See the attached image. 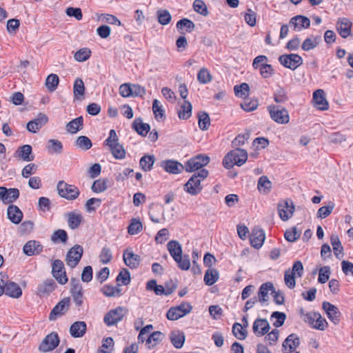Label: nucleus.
Listing matches in <instances>:
<instances>
[{
    "label": "nucleus",
    "mask_w": 353,
    "mask_h": 353,
    "mask_svg": "<svg viewBox=\"0 0 353 353\" xmlns=\"http://www.w3.org/2000/svg\"><path fill=\"white\" fill-rule=\"evenodd\" d=\"M248 159L245 150L236 148L228 152L223 159V165L226 169H231L234 165L241 166Z\"/></svg>",
    "instance_id": "1"
},
{
    "label": "nucleus",
    "mask_w": 353,
    "mask_h": 353,
    "mask_svg": "<svg viewBox=\"0 0 353 353\" xmlns=\"http://www.w3.org/2000/svg\"><path fill=\"white\" fill-rule=\"evenodd\" d=\"M208 176V171L205 169L200 170L194 173L184 185V190L191 195H197L203 189L201 181Z\"/></svg>",
    "instance_id": "2"
},
{
    "label": "nucleus",
    "mask_w": 353,
    "mask_h": 353,
    "mask_svg": "<svg viewBox=\"0 0 353 353\" xmlns=\"http://www.w3.org/2000/svg\"><path fill=\"white\" fill-rule=\"evenodd\" d=\"M57 188L59 195L69 201L76 199L80 194V191L77 186L68 184L63 181H59Z\"/></svg>",
    "instance_id": "3"
},
{
    "label": "nucleus",
    "mask_w": 353,
    "mask_h": 353,
    "mask_svg": "<svg viewBox=\"0 0 353 353\" xmlns=\"http://www.w3.org/2000/svg\"><path fill=\"white\" fill-rule=\"evenodd\" d=\"M192 310L191 304L183 301L177 306L171 307L166 313V317L170 321H176L190 313Z\"/></svg>",
    "instance_id": "4"
},
{
    "label": "nucleus",
    "mask_w": 353,
    "mask_h": 353,
    "mask_svg": "<svg viewBox=\"0 0 353 353\" xmlns=\"http://www.w3.org/2000/svg\"><path fill=\"white\" fill-rule=\"evenodd\" d=\"M210 157L205 154H198L189 159L184 165L188 172H193L207 165L210 163Z\"/></svg>",
    "instance_id": "5"
},
{
    "label": "nucleus",
    "mask_w": 353,
    "mask_h": 353,
    "mask_svg": "<svg viewBox=\"0 0 353 353\" xmlns=\"http://www.w3.org/2000/svg\"><path fill=\"white\" fill-rule=\"evenodd\" d=\"M60 339L57 332H52L46 336L38 347L41 352H48L54 350L59 344Z\"/></svg>",
    "instance_id": "6"
},
{
    "label": "nucleus",
    "mask_w": 353,
    "mask_h": 353,
    "mask_svg": "<svg viewBox=\"0 0 353 353\" xmlns=\"http://www.w3.org/2000/svg\"><path fill=\"white\" fill-rule=\"evenodd\" d=\"M83 254V249L79 245H75L72 247L67 252L66 254V263L71 268H75L79 263L82 255Z\"/></svg>",
    "instance_id": "7"
},
{
    "label": "nucleus",
    "mask_w": 353,
    "mask_h": 353,
    "mask_svg": "<svg viewBox=\"0 0 353 353\" xmlns=\"http://www.w3.org/2000/svg\"><path fill=\"white\" fill-rule=\"evenodd\" d=\"M125 314L126 310L123 307L119 306L105 314L103 319L104 323L108 326L114 325L122 320Z\"/></svg>",
    "instance_id": "8"
},
{
    "label": "nucleus",
    "mask_w": 353,
    "mask_h": 353,
    "mask_svg": "<svg viewBox=\"0 0 353 353\" xmlns=\"http://www.w3.org/2000/svg\"><path fill=\"white\" fill-rule=\"evenodd\" d=\"M322 309L325 312L329 320L334 325H339L341 321V313L339 309L328 301L322 303Z\"/></svg>",
    "instance_id": "9"
},
{
    "label": "nucleus",
    "mask_w": 353,
    "mask_h": 353,
    "mask_svg": "<svg viewBox=\"0 0 353 353\" xmlns=\"http://www.w3.org/2000/svg\"><path fill=\"white\" fill-rule=\"evenodd\" d=\"M52 274L55 279L61 285L65 284L68 279L62 261L56 259L52 265Z\"/></svg>",
    "instance_id": "10"
},
{
    "label": "nucleus",
    "mask_w": 353,
    "mask_h": 353,
    "mask_svg": "<svg viewBox=\"0 0 353 353\" xmlns=\"http://www.w3.org/2000/svg\"><path fill=\"white\" fill-rule=\"evenodd\" d=\"M70 305V297H65L61 299L51 310L49 315L50 321H55L58 316H61L65 314L69 310Z\"/></svg>",
    "instance_id": "11"
},
{
    "label": "nucleus",
    "mask_w": 353,
    "mask_h": 353,
    "mask_svg": "<svg viewBox=\"0 0 353 353\" xmlns=\"http://www.w3.org/2000/svg\"><path fill=\"white\" fill-rule=\"evenodd\" d=\"M268 110L274 121L280 124L287 123V114H285L284 108H281L280 105H272L268 107Z\"/></svg>",
    "instance_id": "12"
},
{
    "label": "nucleus",
    "mask_w": 353,
    "mask_h": 353,
    "mask_svg": "<svg viewBox=\"0 0 353 353\" xmlns=\"http://www.w3.org/2000/svg\"><path fill=\"white\" fill-rule=\"evenodd\" d=\"M48 121V117L44 113L40 112L37 117L28 122L27 130L32 133H37Z\"/></svg>",
    "instance_id": "13"
},
{
    "label": "nucleus",
    "mask_w": 353,
    "mask_h": 353,
    "mask_svg": "<svg viewBox=\"0 0 353 353\" xmlns=\"http://www.w3.org/2000/svg\"><path fill=\"white\" fill-rule=\"evenodd\" d=\"M313 103L316 108L324 111L329 108V103L325 97V92L323 90L319 89L313 93Z\"/></svg>",
    "instance_id": "14"
},
{
    "label": "nucleus",
    "mask_w": 353,
    "mask_h": 353,
    "mask_svg": "<svg viewBox=\"0 0 353 353\" xmlns=\"http://www.w3.org/2000/svg\"><path fill=\"white\" fill-rule=\"evenodd\" d=\"M265 239V234L262 229L254 228L252 230L250 241L253 248L259 249L263 245Z\"/></svg>",
    "instance_id": "15"
},
{
    "label": "nucleus",
    "mask_w": 353,
    "mask_h": 353,
    "mask_svg": "<svg viewBox=\"0 0 353 353\" xmlns=\"http://www.w3.org/2000/svg\"><path fill=\"white\" fill-rule=\"evenodd\" d=\"M161 167L165 172L174 174H179L185 169V166L181 163L171 159L162 161Z\"/></svg>",
    "instance_id": "16"
},
{
    "label": "nucleus",
    "mask_w": 353,
    "mask_h": 353,
    "mask_svg": "<svg viewBox=\"0 0 353 353\" xmlns=\"http://www.w3.org/2000/svg\"><path fill=\"white\" fill-rule=\"evenodd\" d=\"M123 259L124 263L131 269H137L141 261V257L138 254H134L129 249L123 252Z\"/></svg>",
    "instance_id": "17"
},
{
    "label": "nucleus",
    "mask_w": 353,
    "mask_h": 353,
    "mask_svg": "<svg viewBox=\"0 0 353 353\" xmlns=\"http://www.w3.org/2000/svg\"><path fill=\"white\" fill-rule=\"evenodd\" d=\"M43 247L38 241H28L23 246V251L27 256H34L39 254L43 251Z\"/></svg>",
    "instance_id": "18"
},
{
    "label": "nucleus",
    "mask_w": 353,
    "mask_h": 353,
    "mask_svg": "<svg viewBox=\"0 0 353 353\" xmlns=\"http://www.w3.org/2000/svg\"><path fill=\"white\" fill-rule=\"evenodd\" d=\"M270 324L265 319H256L252 326L253 332L257 336H262L266 334L270 330Z\"/></svg>",
    "instance_id": "19"
},
{
    "label": "nucleus",
    "mask_w": 353,
    "mask_h": 353,
    "mask_svg": "<svg viewBox=\"0 0 353 353\" xmlns=\"http://www.w3.org/2000/svg\"><path fill=\"white\" fill-rule=\"evenodd\" d=\"M4 294L12 298H19L22 295L20 286L15 282L6 279Z\"/></svg>",
    "instance_id": "20"
},
{
    "label": "nucleus",
    "mask_w": 353,
    "mask_h": 353,
    "mask_svg": "<svg viewBox=\"0 0 353 353\" xmlns=\"http://www.w3.org/2000/svg\"><path fill=\"white\" fill-rule=\"evenodd\" d=\"M290 24L294 27V30L300 31L310 27V20L307 17L296 15L290 19Z\"/></svg>",
    "instance_id": "21"
},
{
    "label": "nucleus",
    "mask_w": 353,
    "mask_h": 353,
    "mask_svg": "<svg viewBox=\"0 0 353 353\" xmlns=\"http://www.w3.org/2000/svg\"><path fill=\"white\" fill-rule=\"evenodd\" d=\"M352 23L347 18H339L337 21V30L343 38H347L351 34Z\"/></svg>",
    "instance_id": "22"
},
{
    "label": "nucleus",
    "mask_w": 353,
    "mask_h": 353,
    "mask_svg": "<svg viewBox=\"0 0 353 353\" xmlns=\"http://www.w3.org/2000/svg\"><path fill=\"white\" fill-rule=\"evenodd\" d=\"M14 157L24 161H32L34 159V155L32 154V148L30 145H23L19 147L15 152Z\"/></svg>",
    "instance_id": "23"
},
{
    "label": "nucleus",
    "mask_w": 353,
    "mask_h": 353,
    "mask_svg": "<svg viewBox=\"0 0 353 353\" xmlns=\"http://www.w3.org/2000/svg\"><path fill=\"white\" fill-rule=\"evenodd\" d=\"M7 214L9 220L14 224H19L23 219L21 210L19 207L12 204L8 207Z\"/></svg>",
    "instance_id": "24"
},
{
    "label": "nucleus",
    "mask_w": 353,
    "mask_h": 353,
    "mask_svg": "<svg viewBox=\"0 0 353 353\" xmlns=\"http://www.w3.org/2000/svg\"><path fill=\"white\" fill-rule=\"evenodd\" d=\"M132 128L142 137H145L150 130V125L148 123H143L141 117L136 118L134 120Z\"/></svg>",
    "instance_id": "25"
},
{
    "label": "nucleus",
    "mask_w": 353,
    "mask_h": 353,
    "mask_svg": "<svg viewBox=\"0 0 353 353\" xmlns=\"http://www.w3.org/2000/svg\"><path fill=\"white\" fill-rule=\"evenodd\" d=\"M87 326L84 321H76L70 327V333L74 338L82 337L86 331Z\"/></svg>",
    "instance_id": "26"
},
{
    "label": "nucleus",
    "mask_w": 353,
    "mask_h": 353,
    "mask_svg": "<svg viewBox=\"0 0 353 353\" xmlns=\"http://www.w3.org/2000/svg\"><path fill=\"white\" fill-rule=\"evenodd\" d=\"M57 287L55 281L50 279L46 280L43 283L39 284L37 287L38 294L44 296L50 294Z\"/></svg>",
    "instance_id": "27"
},
{
    "label": "nucleus",
    "mask_w": 353,
    "mask_h": 353,
    "mask_svg": "<svg viewBox=\"0 0 353 353\" xmlns=\"http://www.w3.org/2000/svg\"><path fill=\"white\" fill-rule=\"evenodd\" d=\"M170 339L175 348L180 349L183 347L185 342V334L180 330H174L170 333Z\"/></svg>",
    "instance_id": "28"
},
{
    "label": "nucleus",
    "mask_w": 353,
    "mask_h": 353,
    "mask_svg": "<svg viewBox=\"0 0 353 353\" xmlns=\"http://www.w3.org/2000/svg\"><path fill=\"white\" fill-rule=\"evenodd\" d=\"M68 224L70 229H77L83 221V216L80 213L70 212L67 214Z\"/></svg>",
    "instance_id": "29"
},
{
    "label": "nucleus",
    "mask_w": 353,
    "mask_h": 353,
    "mask_svg": "<svg viewBox=\"0 0 353 353\" xmlns=\"http://www.w3.org/2000/svg\"><path fill=\"white\" fill-rule=\"evenodd\" d=\"M83 118L82 116L72 119L66 124V130L71 134H75L83 128Z\"/></svg>",
    "instance_id": "30"
},
{
    "label": "nucleus",
    "mask_w": 353,
    "mask_h": 353,
    "mask_svg": "<svg viewBox=\"0 0 353 353\" xmlns=\"http://www.w3.org/2000/svg\"><path fill=\"white\" fill-rule=\"evenodd\" d=\"M164 335L159 331H156L150 334L145 341V345L148 349H152L159 344L163 338Z\"/></svg>",
    "instance_id": "31"
},
{
    "label": "nucleus",
    "mask_w": 353,
    "mask_h": 353,
    "mask_svg": "<svg viewBox=\"0 0 353 353\" xmlns=\"http://www.w3.org/2000/svg\"><path fill=\"white\" fill-rule=\"evenodd\" d=\"M107 145L109 147L112 154L116 159H123L125 158L126 153L125 150L119 142L110 143Z\"/></svg>",
    "instance_id": "32"
},
{
    "label": "nucleus",
    "mask_w": 353,
    "mask_h": 353,
    "mask_svg": "<svg viewBox=\"0 0 353 353\" xmlns=\"http://www.w3.org/2000/svg\"><path fill=\"white\" fill-rule=\"evenodd\" d=\"M274 292V287L273 284L270 282H266L263 283L259 290V297L257 298L259 301L261 303H263L267 301L265 297L268 294V292Z\"/></svg>",
    "instance_id": "33"
},
{
    "label": "nucleus",
    "mask_w": 353,
    "mask_h": 353,
    "mask_svg": "<svg viewBox=\"0 0 353 353\" xmlns=\"http://www.w3.org/2000/svg\"><path fill=\"white\" fill-rule=\"evenodd\" d=\"M167 248L174 260H176V258L182 255V248L179 241L175 240L169 241Z\"/></svg>",
    "instance_id": "34"
},
{
    "label": "nucleus",
    "mask_w": 353,
    "mask_h": 353,
    "mask_svg": "<svg viewBox=\"0 0 353 353\" xmlns=\"http://www.w3.org/2000/svg\"><path fill=\"white\" fill-rule=\"evenodd\" d=\"M330 241L336 257L338 259L342 258L343 256V248L339 236L336 234H332L330 237Z\"/></svg>",
    "instance_id": "35"
},
{
    "label": "nucleus",
    "mask_w": 353,
    "mask_h": 353,
    "mask_svg": "<svg viewBox=\"0 0 353 353\" xmlns=\"http://www.w3.org/2000/svg\"><path fill=\"white\" fill-rule=\"evenodd\" d=\"M321 37L310 36L302 43L301 48L304 51H310L314 49L319 43Z\"/></svg>",
    "instance_id": "36"
},
{
    "label": "nucleus",
    "mask_w": 353,
    "mask_h": 353,
    "mask_svg": "<svg viewBox=\"0 0 353 353\" xmlns=\"http://www.w3.org/2000/svg\"><path fill=\"white\" fill-rule=\"evenodd\" d=\"M155 157L153 154H145L141 158L139 165L143 171L148 172L152 169Z\"/></svg>",
    "instance_id": "37"
},
{
    "label": "nucleus",
    "mask_w": 353,
    "mask_h": 353,
    "mask_svg": "<svg viewBox=\"0 0 353 353\" xmlns=\"http://www.w3.org/2000/svg\"><path fill=\"white\" fill-rule=\"evenodd\" d=\"M219 279V272L214 268H209L206 270L204 275V282L205 285L211 286Z\"/></svg>",
    "instance_id": "38"
},
{
    "label": "nucleus",
    "mask_w": 353,
    "mask_h": 353,
    "mask_svg": "<svg viewBox=\"0 0 353 353\" xmlns=\"http://www.w3.org/2000/svg\"><path fill=\"white\" fill-rule=\"evenodd\" d=\"M101 292L108 297L120 296L121 295V290L118 287H114L108 284L103 286Z\"/></svg>",
    "instance_id": "39"
},
{
    "label": "nucleus",
    "mask_w": 353,
    "mask_h": 353,
    "mask_svg": "<svg viewBox=\"0 0 353 353\" xmlns=\"http://www.w3.org/2000/svg\"><path fill=\"white\" fill-rule=\"evenodd\" d=\"M192 104L188 101H184L183 104L181 106V110L178 111L179 119L186 120L192 115Z\"/></svg>",
    "instance_id": "40"
},
{
    "label": "nucleus",
    "mask_w": 353,
    "mask_h": 353,
    "mask_svg": "<svg viewBox=\"0 0 353 353\" xmlns=\"http://www.w3.org/2000/svg\"><path fill=\"white\" fill-rule=\"evenodd\" d=\"M117 282L118 286L121 285H127L130 283V273L126 268H122L117 276Z\"/></svg>",
    "instance_id": "41"
},
{
    "label": "nucleus",
    "mask_w": 353,
    "mask_h": 353,
    "mask_svg": "<svg viewBox=\"0 0 353 353\" xmlns=\"http://www.w3.org/2000/svg\"><path fill=\"white\" fill-rule=\"evenodd\" d=\"M258 190L260 192L268 194L272 188V183L265 176L259 178L257 185Z\"/></svg>",
    "instance_id": "42"
},
{
    "label": "nucleus",
    "mask_w": 353,
    "mask_h": 353,
    "mask_svg": "<svg viewBox=\"0 0 353 353\" xmlns=\"http://www.w3.org/2000/svg\"><path fill=\"white\" fill-rule=\"evenodd\" d=\"M233 335L239 340H244L248 336L246 329L239 323H234L232 330Z\"/></svg>",
    "instance_id": "43"
},
{
    "label": "nucleus",
    "mask_w": 353,
    "mask_h": 353,
    "mask_svg": "<svg viewBox=\"0 0 353 353\" xmlns=\"http://www.w3.org/2000/svg\"><path fill=\"white\" fill-rule=\"evenodd\" d=\"M68 239V236L67 232L62 229H59L53 232L51 236V241L53 243H65Z\"/></svg>",
    "instance_id": "44"
},
{
    "label": "nucleus",
    "mask_w": 353,
    "mask_h": 353,
    "mask_svg": "<svg viewBox=\"0 0 353 353\" xmlns=\"http://www.w3.org/2000/svg\"><path fill=\"white\" fill-rule=\"evenodd\" d=\"M198 119L199 128L203 131L208 130L210 125L209 114L205 112H200L198 114Z\"/></svg>",
    "instance_id": "45"
},
{
    "label": "nucleus",
    "mask_w": 353,
    "mask_h": 353,
    "mask_svg": "<svg viewBox=\"0 0 353 353\" xmlns=\"http://www.w3.org/2000/svg\"><path fill=\"white\" fill-rule=\"evenodd\" d=\"M59 78L56 74H49L46 80V86L50 92L54 91L59 85Z\"/></svg>",
    "instance_id": "46"
},
{
    "label": "nucleus",
    "mask_w": 353,
    "mask_h": 353,
    "mask_svg": "<svg viewBox=\"0 0 353 353\" xmlns=\"http://www.w3.org/2000/svg\"><path fill=\"white\" fill-rule=\"evenodd\" d=\"M195 28V25L190 19L187 18L182 19L176 23V28L179 30H183L185 28L187 32H192Z\"/></svg>",
    "instance_id": "47"
},
{
    "label": "nucleus",
    "mask_w": 353,
    "mask_h": 353,
    "mask_svg": "<svg viewBox=\"0 0 353 353\" xmlns=\"http://www.w3.org/2000/svg\"><path fill=\"white\" fill-rule=\"evenodd\" d=\"M73 93L74 98L79 99V96H83L85 93V85L81 78H77L74 82Z\"/></svg>",
    "instance_id": "48"
},
{
    "label": "nucleus",
    "mask_w": 353,
    "mask_h": 353,
    "mask_svg": "<svg viewBox=\"0 0 353 353\" xmlns=\"http://www.w3.org/2000/svg\"><path fill=\"white\" fill-rule=\"evenodd\" d=\"M76 146L83 150H88L92 146L90 139L86 136H79L77 137L76 142Z\"/></svg>",
    "instance_id": "49"
},
{
    "label": "nucleus",
    "mask_w": 353,
    "mask_h": 353,
    "mask_svg": "<svg viewBox=\"0 0 353 353\" xmlns=\"http://www.w3.org/2000/svg\"><path fill=\"white\" fill-rule=\"evenodd\" d=\"M303 63V59L297 54H288V68L295 70Z\"/></svg>",
    "instance_id": "50"
},
{
    "label": "nucleus",
    "mask_w": 353,
    "mask_h": 353,
    "mask_svg": "<svg viewBox=\"0 0 353 353\" xmlns=\"http://www.w3.org/2000/svg\"><path fill=\"white\" fill-rule=\"evenodd\" d=\"M146 290L154 291L156 295H165L164 287L161 285H157L155 279L148 281L146 284Z\"/></svg>",
    "instance_id": "51"
},
{
    "label": "nucleus",
    "mask_w": 353,
    "mask_h": 353,
    "mask_svg": "<svg viewBox=\"0 0 353 353\" xmlns=\"http://www.w3.org/2000/svg\"><path fill=\"white\" fill-rule=\"evenodd\" d=\"M47 148L50 152L61 154L63 151V145L59 140L50 139L48 142Z\"/></svg>",
    "instance_id": "52"
},
{
    "label": "nucleus",
    "mask_w": 353,
    "mask_h": 353,
    "mask_svg": "<svg viewBox=\"0 0 353 353\" xmlns=\"http://www.w3.org/2000/svg\"><path fill=\"white\" fill-rule=\"evenodd\" d=\"M143 229V225L139 219H132L130 224L128 227V232L130 235H134L139 233Z\"/></svg>",
    "instance_id": "53"
},
{
    "label": "nucleus",
    "mask_w": 353,
    "mask_h": 353,
    "mask_svg": "<svg viewBox=\"0 0 353 353\" xmlns=\"http://www.w3.org/2000/svg\"><path fill=\"white\" fill-rule=\"evenodd\" d=\"M152 111L154 117L157 120L164 119L165 114L162 105H159V101L157 99H154L152 102Z\"/></svg>",
    "instance_id": "54"
},
{
    "label": "nucleus",
    "mask_w": 353,
    "mask_h": 353,
    "mask_svg": "<svg viewBox=\"0 0 353 353\" xmlns=\"http://www.w3.org/2000/svg\"><path fill=\"white\" fill-rule=\"evenodd\" d=\"M91 50L88 48H83L77 51L74 55L76 61L83 62L88 60L91 56Z\"/></svg>",
    "instance_id": "55"
},
{
    "label": "nucleus",
    "mask_w": 353,
    "mask_h": 353,
    "mask_svg": "<svg viewBox=\"0 0 353 353\" xmlns=\"http://www.w3.org/2000/svg\"><path fill=\"white\" fill-rule=\"evenodd\" d=\"M193 8L195 12L204 17L209 14L207 6L203 0H195L193 3Z\"/></svg>",
    "instance_id": "56"
},
{
    "label": "nucleus",
    "mask_w": 353,
    "mask_h": 353,
    "mask_svg": "<svg viewBox=\"0 0 353 353\" xmlns=\"http://www.w3.org/2000/svg\"><path fill=\"white\" fill-rule=\"evenodd\" d=\"M158 22L163 25H168L172 19L170 13L167 10H159L157 11Z\"/></svg>",
    "instance_id": "57"
},
{
    "label": "nucleus",
    "mask_w": 353,
    "mask_h": 353,
    "mask_svg": "<svg viewBox=\"0 0 353 353\" xmlns=\"http://www.w3.org/2000/svg\"><path fill=\"white\" fill-rule=\"evenodd\" d=\"M19 190L17 188H7V193H6L4 197V203H12L14 202L19 197Z\"/></svg>",
    "instance_id": "58"
},
{
    "label": "nucleus",
    "mask_w": 353,
    "mask_h": 353,
    "mask_svg": "<svg viewBox=\"0 0 353 353\" xmlns=\"http://www.w3.org/2000/svg\"><path fill=\"white\" fill-rule=\"evenodd\" d=\"M334 203L330 202L327 205L321 207L317 212V216L321 219H325L328 216L334 208Z\"/></svg>",
    "instance_id": "59"
},
{
    "label": "nucleus",
    "mask_w": 353,
    "mask_h": 353,
    "mask_svg": "<svg viewBox=\"0 0 353 353\" xmlns=\"http://www.w3.org/2000/svg\"><path fill=\"white\" fill-rule=\"evenodd\" d=\"M91 189L95 193L104 192L107 189V180L104 179L95 180L92 185Z\"/></svg>",
    "instance_id": "60"
},
{
    "label": "nucleus",
    "mask_w": 353,
    "mask_h": 353,
    "mask_svg": "<svg viewBox=\"0 0 353 353\" xmlns=\"http://www.w3.org/2000/svg\"><path fill=\"white\" fill-rule=\"evenodd\" d=\"M198 81L203 84H206L212 81V75L208 69L203 68L197 74Z\"/></svg>",
    "instance_id": "61"
},
{
    "label": "nucleus",
    "mask_w": 353,
    "mask_h": 353,
    "mask_svg": "<svg viewBox=\"0 0 353 353\" xmlns=\"http://www.w3.org/2000/svg\"><path fill=\"white\" fill-rule=\"evenodd\" d=\"M100 262L107 264L112 259V254L110 248L105 246L102 248L99 254Z\"/></svg>",
    "instance_id": "62"
},
{
    "label": "nucleus",
    "mask_w": 353,
    "mask_h": 353,
    "mask_svg": "<svg viewBox=\"0 0 353 353\" xmlns=\"http://www.w3.org/2000/svg\"><path fill=\"white\" fill-rule=\"evenodd\" d=\"M234 90L236 96L244 98L248 95L250 87L248 83H242L239 85H235Z\"/></svg>",
    "instance_id": "63"
},
{
    "label": "nucleus",
    "mask_w": 353,
    "mask_h": 353,
    "mask_svg": "<svg viewBox=\"0 0 353 353\" xmlns=\"http://www.w3.org/2000/svg\"><path fill=\"white\" fill-rule=\"evenodd\" d=\"M178 267L182 270H188L190 267V261L189 256L185 254L184 256L181 255L180 257L176 258V260H174Z\"/></svg>",
    "instance_id": "64"
}]
</instances>
